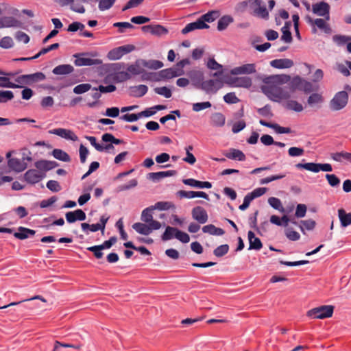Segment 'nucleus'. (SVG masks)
<instances>
[{
  "instance_id": "1",
  "label": "nucleus",
  "mask_w": 351,
  "mask_h": 351,
  "mask_svg": "<svg viewBox=\"0 0 351 351\" xmlns=\"http://www.w3.org/2000/svg\"><path fill=\"white\" fill-rule=\"evenodd\" d=\"M291 77L287 75H276L266 77L263 79L265 84L261 86L262 92L271 101L281 102L284 99L291 98L292 90L291 83L287 86L280 85L287 83Z\"/></svg>"
},
{
  "instance_id": "2",
  "label": "nucleus",
  "mask_w": 351,
  "mask_h": 351,
  "mask_svg": "<svg viewBox=\"0 0 351 351\" xmlns=\"http://www.w3.org/2000/svg\"><path fill=\"white\" fill-rule=\"evenodd\" d=\"M198 77V82H196L192 75L193 84L197 88L204 90L206 93H215L220 88L219 82L216 80H209L203 81L204 75L202 72H196L193 74Z\"/></svg>"
},
{
  "instance_id": "3",
  "label": "nucleus",
  "mask_w": 351,
  "mask_h": 351,
  "mask_svg": "<svg viewBox=\"0 0 351 351\" xmlns=\"http://www.w3.org/2000/svg\"><path fill=\"white\" fill-rule=\"evenodd\" d=\"M334 306L332 305H322L313 308L307 311L306 315L313 319H326L332 316Z\"/></svg>"
},
{
  "instance_id": "4",
  "label": "nucleus",
  "mask_w": 351,
  "mask_h": 351,
  "mask_svg": "<svg viewBox=\"0 0 351 351\" xmlns=\"http://www.w3.org/2000/svg\"><path fill=\"white\" fill-rule=\"evenodd\" d=\"M348 93L345 90L337 93L330 101V108L333 111L344 108L348 104Z\"/></svg>"
},
{
  "instance_id": "5",
  "label": "nucleus",
  "mask_w": 351,
  "mask_h": 351,
  "mask_svg": "<svg viewBox=\"0 0 351 351\" xmlns=\"http://www.w3.org/2000/svg\"><path fill=\"white\" fill-rule=\"evenodd\" d=\"M161 227L162 224L159 221H153L150 224L136 222L132 225V228L136 232L143 235H149L152 231L159 230Z\"/></svg>"
},
{
  "instance_id": "6",
  "label": "nucleus",
  "mask_w": 351,
  "mask_h": 351,
  "mask_svg": "<svg viewBox=\"0 0 351 351\" xmlns=\"http://www.w3.org/2000/svg\"><path fill=\"white\" fill-rule=\"evenodd\" d=\"M244 3L249 5L256 16L265 19H268V11L261 0H248Z\"/></svg>"
},
{
  "instance_id": "7",
  "label": "nucleus",
  "mask_w": 351,
  "mask_h": 351,
  "mask_svg": "<svg viewBox=\"0 0 351 351\" xmlns=\"http://www.w3.org/2000/svg\"><path fill=\"white\" fill-rule=\"evenodd\" d=\"M25 160L30 162L32 160V158L30 156H25V154L23 153L22 160L17 158H10L8 159V165L13 171L16 172H21L27 167V164Z\"/></svg>"
},
{
  "instance_id": "8",
  "label": "nucleus",
  "mask_w": 351,
  "mask_h": 351,
  "mask_svg": "<svg viewBox=\"0 0 351 351\" xmlns=\"http://www.w3.org/2000/svg\"><path fill=\"white\" fill-rule=\"evenodd\" d=\"M290 83L292 93H293L295 90H300L306 93H311L313 90V85L311 82L304 80L298 76L293 77Z\"/></svg>"
},
{
  "instance_id": "9",
  "label": "nucleus",
  "mask_w": 351,
  "mask_h": 351,
  "mask_svg": "<svg viewBox=\"0 0 351 351\" xmlns=\"http://www.w3.org/2000/svg\"><path fill=\"white\" fill-rule=\"evenodd\" d=\"M305 20L307 23L312 26L313 32L314 33L317 32L316 27L326 34H330L331 32V29L329 25L326 23L327 20H326L325 18L313 19L311 16H306L305 17Z\"/></svg>"
},
{
  "instance_id": "10",
  "label": "nucleus",
  "mask_w": 351,
  "mask_h": 351,
  "mask_svg": "<svg viewBox=\"0 0 351 351\" xmlns=\"http://www.w3.org/2000/svg\"><path fill=\"white\" fill-rule=\"evenodd\" d=\"M134 46L127 45L114 48L108 53V58L111 60L120 59L123 55L128 53L134 49Z\"/></svg>"
},
{
  "instance_id": "11",
  "label": "nucleus",
  "mask_w": 351,
  "mask_h": 351,
  "mask_svg": "<svg viewBox=\"0 0 351 351\" xmlns=\"http://www.w3.org/2000/svg\"><path fill=\"white\" fill-rule=\"evenodd\" d=\"M46 174L35 169H29L24 174V180L29 184H36L41 181Z\"/></svg>"
},
{
  "instance_id": "12",
  "label": "nucleus",
  "mask_w": 351,
  "mask_h": 351,
  "mask_svg": "<svg viewBox=\"0 0 351 351\" xmlns=\"http://www.w3.org/2000/svg\"><path fill=\"white\" fill-rule=\"evenodd\" d=\"M312 11L314 14L319 16H323L326 20L330 19V6L324 1L313 4Z\"/></svg>"
},
{
  "instance_id": "13",
  "label": "nucleus",
  "mask_w": 351,
  "mask_h": 351,
  "mask_svg": "<svg viewBox=\"0 0 351 351\" xmlns=\"http://www.w3.org/2000/svg\"><path fill=\"white\" fill-rule=\"evenodd\" d=\"M184 74V71L182 69H177L175 68H169L161 70L158 74L154 73V76L158 75L154 80L158 81L161 79H171Z\"/></svg>"
},
{
  "instance_id": "14",
  "label": "nucleus",
  "mask_w": 351,
  "mask_h": 351,
  "mask_svg": "<svg viewBox=\"0 0 351 351\" xmlns=\"http://www.w3.org/2000/svg\"><path fill=\"white\" fill-rule=\"evenodd\" d=\"M256 72V64L254 63L245 64L233 68L230 73L234 75L253 74Z\"/></svg>"
},
{
  "instance_id": "15",
  "label": "nucleus",
  "mask_w": 351,
  "mask_h": 351,
  "mask_svg": "<svg viewBox=\"0 0 351 351\" xmlns=\"http://www.w3.org/2000/svg\"><path fill=\"white\" fill-rule=\"evenodd\" d=\"M49 133L59 136L66 140H71L73 141H76L78 140V137L74 134V132L68 129L56 128L49 130Z\"/></svg>"
},
{
  "instance_id": "16",
  "label": "nucleus",
  "mask_w": 351,
  "mask_h": 351,
  "mask_svg": "<svg viewBox=\"0 0 351 351\" xmlns=\"http://www.w3.org/2000/svg\"><path fill=\"white\" fill-rule=\"evenodd\" d=\"M192 217L193 219L196 220L201 224H204L207 222L208 219L207 212L201 206H196L193 208Z\"/></svg>"
},
{
  "instance_id": "17",
  "label": "nucleus",
  "mask_w": 351,
  "mask_h": 351,
  "mask_svg": "<svg viewBox=\"0 0 351 351\" xmlns=\"http://www.w3.org/2000/svg\"><path fill=\"white\" fill-rule=\"evenodd\" d=\"M68 223H74L76 221H84L86 219V213L81 209L67 212L65 215Z\"/></svg>"
},
{
  "instance_id": "18",
  "label": "nucleus",
  "mask_w": 351,
  "mask_h": 351,
  "mask_svg": "<svg viewBox=\"0 0 351 351\" xmlns=\"http://www.w3.org/2000/svg\"><path fill=\"white\" fill-rule=\"evenodd\" d=\"M34 166L37 170L44 172L49 171L58 166V163L56 161H49L46 160H40L34 163Z\"/></svg>"
},
{
  "instance_id": "19",
  "label": "nucleus",
  "mask_w": 351,
  "mask_h": 351,
  "mask_svg": "<svg viewBox=\"0 0 351 351\" xmlns=\"http://www.w3.org/2000/svg\"><path fill=\"white\" fill-rule=\"evenodd\" d=\"M209 26L199 18L196 21L187 24L184 28L182 29V34H186L195 29H207Z\"/></svg>"
},
{
  "instance_id": "20",
  "label": "nucleus",
  "mask_w": 351,
  "mask_h": 351,
  "mask_svg": "<svg viewBox=\"0 0 351 351\" xmlns=\"http://www.w3.org/2000/svg\"><path fill=\"white\" fill-rule=\"evenodd\" d=\"M74 56L76 57L74 62L75 64L77 66L99 65L102 63V61L99 59H92L90 58L80 57L77 55H74Z\"/></svg>"
},
{
  "instance_id": "21",
  "label": "nucleus",
  "mask_w": 351,
  "mask_h": 351,
  "mask_svg": "<svg viewBox=\"0 0 351 351\" xmlns=\"http://www.w3.org/2000/svg\"><path fill=\"white\" fill-rule=\"evenodd\" d=\"M178 195L181 198L191 199L194 197H202L207 200L209 199L208 195L203 191H186L181 190L178 192Z\"/></svg>"
},
{
  "instance_id": "22",
  "label": "nucleus",
  "mask_w": 351,
  "mask_h": 351,
  "mask_svg": "<svg viewBox=\"0 0 351 351\" xmlns=\"http://www.w3.org/2000/svg\"><path fill=\"white\" fill-rule=\"evenodd\" d=\"M176 174V171H173V170H169V171H167L153 172V173H148L147 178L154 182H158L164 178L172 176Z\"/></svg>"
},
{
  "instance_id": "23",
  "label": "nucleus",
  "mask_w": 351,
  "mask_h": 351,
  "mask_svg": "<svg viewBox=\"0 0 351 351\" xmlns=\"http://www.w3.org/2000/svg\"><path fill=\"white\" fill-rule=\"evenodd\" d=\"M183 183L186 185L199 189H210L212 187V184L209 182L199 181L193 178L184 179L183 180Z\"/></svg>"
},
{
  "instance_id": "24",
  "label": "nucleus",
  "mask_w": 351,
  "mask_h": 351,
  "mask_svg": "<svg viewBox=\"0 0 351 351\" xmlns=\"http://www.w3.org/2000/svg\"><path fill=\"white\" fill-rule=\"evenodd\" d=\"M247 236L249 240V250H260L263 247L261 239L256 237L252 231H249Z\"/></svg>"
},
{
  "instance_id": "25",
  "label": "nucleus",
  "mask_w": 351,
  "mask_h": 351,
  "mask_svg": "<svg viewBox=\"0 0 351 351\" xmlns=\"http://www.w3.org/2000/svg\"><path fill=\"white\" fill-rule=\"evenodd\" d=\"M20 22L12 16H3L0 19V29L4 27H17Z\"/></svg>"
},
{
  "instance_id": "26",
  "label": "nucleus",
  "mask_w": 351,
  "mask_h": 351,
  "mask_svg": "<svg viewBox=\"0 0 351 351\" xmlns=\"http://www.w3.org/2000/svg\"><path fill=\"white\" fill-rule=\"evenodd\" d=\"M338 217L342 228L351 225V212L347 213L343 208H339L338 210Z\"/></svg>"
},
{
  "instance_id": "27",
  "label": "nucleus",
  "mask_w": 351,
  "mask_h": 351,
  "mask_svg": "<svg viewBox=\"0 0 351 351\" xmlns=\"http://www.w3.org/2000/svg\"><path fill=\"white\" fill-rule=\"evenodd\" d=\"M270 65L276 69H288L293 65V62L287 58L276 59L270 62Z\"/></svg>"
},
{
  "instance_id": "28",
  "label": "nucleus",
  "mask_w": 351,
  "mask_h": 351,
  "mask_svg": "<svg viewBox=\"0 0 351 351\" xmlns=\"http://www.w3.org/2000/svg\"><path fill=\"white\" fill-rule=\"evenodd\" d=\"M283 101H285L283 106L287 110L297 112H302L304 110L303 106L295 100L289 98Z\"/></svg>"
},
{
  "instance_id": "29",
  "label": "nucleus",
  "mask_w": 351,
  "mask_h": 351,
  "mask_svg": "<svg viewBox=\"0 0 351 351\" xmlns=\"http://www.w3.org/2000/svg\"><path fill=\"white\" fill-rule=\"evenodd\" d=\"M226 123V117L221 112H214L210 117V124L214 127H223Z\"/></svg>"
},
{
  "instance_id": "30",
  "label": "nucleus",
  "mask_w": 351,
  "mask_h": 351,
  "mask_svg": "<svg viewBox=\"0 0 351 351\" xmlns=\"http://www.w3.org/2000/svg\"><path fill=\"white\" fill-rule=\"evenodd\" d=\"M330 157L332 160L337 162H342L347 161L351 163V153L347 152H339L332 153Z\"/></svg>"
},
{
  "instance_id": "31",
  "label": "nucleus",
  "mask_w": 351,
  "mask_h": 351,
  "mask_svg": "<svg viewBox=\"0 0 351 351\" xmlns=\"http://www.w3.org/2000/svg\"><path fill=\"white\" fill-rule=\"evenodd\" d=\"M73 70V66L71 64H61L56 66L52 72L55 75H61L70 74Z\"/></svg>"
},
{
  "instance_id": "32",
  "label": "nucleus",
  "mask_w": 351,
  "mask_h": 351,
  "mask_svg": "<svg viewBox=\"0 0 351 351\" xmlns=\"http://www.w3.org/2000/svg\"><path fill=\"white\" fill-rule=\"evenodd\" d=\"M148 90L146 85L141 84L130 87V95L135 97H141L145 95Z\"/></svg>"
},
{
  "instance_id": "33",
  "label": "nucleus",
  "mask_w": 351,
  "mask_h": 351,
  "mask_svg": "<svg viewBox=\"0 0 351 351\" xmlns=\"http://www.w3.org/2000/svg\"><path fill=\"white\" fill-rule=\"evenodd\" d=\"M35 231L27 228L19 227V232H15L14 234V237L16 239L23 240L28 238L29 236H34L35 234Z\"/></svg>"
},
{
  "instance_id": "34",
  "label": "nucleus",
  "mask_w": 351,
  "mask_h": 351,
  "mask_svg": "<svg viewBox=\"0 0 351 351\" xmlns=\"http://www.w3.org/2000/svg\"><path fill=\"white\" fill-rule=\"evenodd\" d=\"M206 66L210 70L218 71L217 72L213 74V76L217 77L222 75V65L217 62L213 58H209V60L207 62Z\"/></svg>"
},
{
  "instance_id": "35",
  "label": "nucleus",
  "mask_w": 351,
  "mask_h": 351,
  "mask_svg": "<svg viewBox=\"0 0 351 351\" xmlns=\"http://www.w3.org/2000/svg\"><path fill=\"white\" fill-rule=\"evenodd\" d=\"M154 210L152 206H151L142 211L141 219L144 223L150 224L153 221H157L153 219L152 212Z\"/></svg>"
},
{
  "instance_id": "36",
  "label": "nucleus",
  "mask_w": 351,
  "mask_h": 351,
  "mask_svg": "<svg viewBox=\"0 0 351 351\" xmlns=\"http://www.w3.org/2000/svg\"><path fill=\"white\" fill-rule=\"evenodd\" d=\"M202 231L204 233H208L211 235H218L221 236L223 235L225 232L222 228H217L213 224H208L206 226H204L202 228Z\"/></svg>"
},
{
  "instance_id": "37",
  "label": "nucleus",
  "mask_w": 351,
  "mask_h": 351,
  "mask_svg": "<svg viewBox=\"0 0 351 351\" xmlns=\"http://www.w3.org/2000/svg\"><path fill=\"white\" fill-rule=\"evenodd\" d=\"M220 16V12L218 10H212L203 14L199 19L204 23H211L218 19Z\"/></svg>"
},
{
  "instance_id": "38",
  "label": "nucleus",
  "mask_w": 351,
  "mask_h": 351,
  "mask_svg": "<svg viewBox=\"0 0 351 351\" xmlns=\"http://www.w3.org/2000/svg\"><path fill=\"white\" fill-rule=\"evenodd\" d=\"M298 169H304L306 170L317 173L319 171L320 163L308 162V163H298L295 165Z\"/></svg>"
},
{
  "instance_id": "39",
  "label": "nucleus",
  "mask_w": 351,
  "mask_h": 351,
  "mask_svg": "<svg viewBox=\"0 0 351 351\" xmlns=\"http://www.w3.org/2000/svg\"><path fill=\"white\" fill-rule=\"evenodd\" d=\"M45 79V75L41 73L38 72L30 75H23L18 77L16 82H20L21 80H28L32 81H42Z\"/></svg>"
},
{
  "instance_id": "40",
  "label": "nucleus",
  "mask_w": 351,
  "mask_h": 351,
  "mask_svg": "<svg viewBox=\"0 0 351 351\" xmlns=\"http://www.w3.org/2000/svg\"><path fill=\"white\" fill-rule=\"evenodd\" d=\"M226 156L232 160H238L239 161H244L245 160V154L239 149H232L229 153L226 154Z\"/></svg>"
},
{
  "instance_id": "41",
  "label": "nucleus",
  "mask_w": 351,
  "mask_h": 351,
  "mask_svg": "<svg viewBox=\"0 0 351 351\" xmlns=\"http://www.w3.org/2000/svg\"><path fill=\"white\" fill-rule=\"evenodd\" d=\"M233 21L232 17L230 16H222L217 23V29L219 31L224 30L227 28L230 23Z\"/></svg>"
},
{
  "instance_id": "42",
  "label": "nucleus",
  "mask_w": 351,
  "mask_h": 351,
  "mask_svg": "<svg viewBox=\"0 0 351 351\" xmlns=\"http://www.w3.org/2000/svg\"><path fill=\"white\" fill-rule=\"evenodd\" d=\"M52 155L54 158L61 161L69 162L71 160L69 155L64 151L60 149H53Z\"/></svg>"
},
{
  "instance_id": "43",
  "label": "nucleus",
  "mask_w": 351,
  "mask_h": 351,
  "mask_svg": "<svg viewBox=\"0 0 351 351\" xmlns=\"http://www.w3.org/2000/svg\"><path fill=\"white\" fill-rule=\"evenodd\" d=\"M142 64L150 69H158L163 66V63L160 60H143Z\"/></svg>"
},
{
  "instance_id": "44",
  "label": "nucleus",
  "mask_w": 351,
  "mask_h": 351,
  "mask_svg": "<svg viewBox=\"0 0 351 351\" xmlns=\"http://www.w3.org/2000/svg\"><path fill=\"white\" fill-rule=\"evenodd\" d=\"M152 207L154 210L157 209L159 210H168L176 208L171 202H158Z\"/></svg>"
},
{
  "instance_id": "45",
  "label": "nucleus",
  "mask_w": 351,
  "mask_h": 351,
  "mask_svg": "<svg viewBox=\"0 0 351 351\" xmlns=\"http://www.w3.org/2000/svg\"><path fill=\"white\" fill-rule=\"evenodd\" d=\"M176 228L167 226L165 229V231L161 236V239L164 241L171 240L173 238H175V234H176Z\"/></svg>"
},
{
  "instance_id": "46",
  "label": "nucleus",
  "mask_w": 351,
  "mask_h": 351,
  "mask_svg": "<svg viewBox=\"0 0 351 351\" xmlns=\"http://www.w3.org/2000/svg\"><path fill=\"white\" fill-rule=\"evenodd\" d=\"M315 226V221L313 219L302 220L299 224V227L302 232H304V230H312Z\"/></svg>"
},
{
  "instance_id": "47",
  "label": "nucleus",
  "mask_w": 351,
  "mask_h": 351,
  "mask_svg": "<svg viewBox=\"0 0 351 351\" xmlns=\"http://www.w3.org/2000/svg\"><path fill=\"white\" fill-rule=\"evenodd\" d=\"M268 203L274 209L278 210L280 212L285 211V208L280 199L274 197H269L268 199Z\"/></svg>"
},
{
  "instance_id": "48",
  "label": "nucleus",
  "mask_w": 351,
  "mask_h": 351,
  "mask_svg": "<svg viewBox=\"0 0 351 351\" xmlns=\"http://www.w3.org/2000/svg\"><path fill=\"white\" fill-rule=\"evenodd\" d=\"M324 101V98L322 95L319 93H313L311 94L307 100L308 105L313 106L315 104H321Z\"/></svg>"
},
{
  "instance_id": "49",
  "label": "nucleus",
  "mask_w": 351,
  "mask_h": 351,
  "mask_svg": "<svg viewBox=\"0 0 351 351\" xmlns=\"http://www.w3.org/2000/svg\"><path fill=\"white\" fill-rule=\"evenodd\" d=\"M116 0H99L98 3V8L100 11H105L110 9Z\"/></svg>"
},
{
  "instance_id": "50",
  "label": "nucleus",
  "mask_w": 351,
  "mask_h": 351,
  "mask_svg": "<svg viewBox=\"0 0 351 351\" xmlns=\"http://www.w3.org/2000/svg\"><path fill=\"white\" fill-rule=\"evenodd\" d=\"M81 227H82V230L86 234H88V231H91V232H97L99 230H101V228L100 227V226L99 225V223H95V224H88L87 223H82L81 224Z\"/></svg>"
},
{
  "instance_id": "51",
  "label": "nucleus",
  "mask_w": 351,
  "mask_h": 351,
  "mask_svg": "<svg viewBox=\"0 0 351 351\" xmlns=\"http://www.w3.org/2000/svg\"><path fill=\"white\" fill-rule=\"evenodd\" d=\"M193 146L189 145L185 148L186 150V157L183 158V160L190 165H193L196 162V158L194 155L191 153V151L193 150Z\"/></svg>"
},
{
  "instance_id": "52",
  "label": "nucleus",
  "mask_w": 351,
  "mask_h": 351,
  "mask_svg": "<svg viewBox=\"0 0 351 351\" xmlns=\"http://www.w3.org/2000/svg\"><path fill=\"white\" fill-rule=\"evenodd\" d=\"M168 33V29L161 25H153L152 34L157 36L165 35Z\"/></svg>"
},
{
  "instance_id": "53",
  "label": "nucleus",
  "mask_w": 351,
  "mask_h": 351,
  "mask_svg": "<svg viewBox=\"0 0 351 351\" xmlns=\"http://www.w3.org/2000/svg\"><path fill=\"white\" fill-rule=\"evenodd\" d=\"M154 92L158 95L164 96L165 98H170L172 95L171 90L166 86L156 87L154 88Z\"/></svg>"
},
{
  "instance_id": "54",
  "label": "nucleus",
  "mask_w": 351,
  "mask_h": 351,
  "mask_svg": "<svg viewBox=\"0 0 351 351\" xmlns=\"http://www.w3.org/2000/svg\"><path fill=\"white\" fill-rule=\"evenodd\" d=\"M267 189L265 187L256 188L254 190H253L251 193H247V195L250 196L251 199L253 200L254 199L264 195L267 192Z\"/></svg>"
},
{
  "instance_id": "55",
  "label": "nucleus",
  "mask_w": 351,
  "mask_h": 351,
  "mask_svg": "<svg viewBox=\"0 0 351 351\" xmlns=\"http://www.w3.org/2000/svg\"><path fill=\"white\" fill-rule=\"evenodd\" d=\"M0 87L15 88L21 86L11 82L10 79L6 77H0Z\"/></svg>"
},
{
  "instance_id": "56",
  "label": "nucleus",
  "mask_w": 351,
  "mask_h": 351,
  "mask_svg": "<svg viewBox=\"0 0 351 351\" xmlns=\"http://www.w3.org/2000/svg\"><path fill=\"white\" fill-rule=\"evenodd\" d=\"M14 98V94L10 90H0V103H5Z\"/></svg>"
},
{
  "instance_id": "57",
  "label": "nucleus",
  "mask_w": 351,
  "mask_h": 351,
  "mask_svg": "<svg viewBox=\"0 0 351 351\" xmlns=\"http://www.w3.org/2000/svg\"><path fill=\"white\" fill-rule=\"evenodd\" d=\"M102 141L104 142H110L115 145H119L123 143V141L121 139L116 138L112 134L109 133H106L102 135Z\"/></svg>"
},
{
  "instance_id": "58",
  "label": "nucleus",
  "mask_w": 351,
  "mask_h": 351,
  "mask_svg": "<svg viewBox=\"0 0 351 351\" xmlns=\"http://www.w3.org/2000/svg\"><path fill=\"white\" fill-rule=\"evenodd\" d=\"M91 88L90 84H81L74 87L73 93L75 94H82L88 91Z\"/></svg>"
},
{
  "instance_id": "59",
  "label": "nucleus",
  "mask_w": 351,
  "mask_h": 351,
  "mask_svg": "<svg viewBox=\"0 0 351 351\" xmlns=\"http://www.w3.org/2000/svg\"><path fill=\"white\" fill-rule=\"evenodd\" d=\"M14 46V41L10 36H5L0 40V47L3 49H10Z\"/></svg>"
},
{
  "instance_id": "60",
  "label": "nucleus",
  "mask_w": 351,
  "mask_h": 351,
  "mask_svg": "<svg viewBox=\"0 0 351 351\" xmlns=\"http://www.w3.org/2000/svg\"><path fill=\"white\" fill-rule=\"evenodd\" d=\"M332 40L338 45H343L347 42L351 40V37L348 36H344V35H335L332 37Z\"/></svg>"
},
{
  "instance_id": "61",
  "label": "nucleus",
  "mask_w": 351,
  "mask_h": 351,
  "mask_svg": "<svg viewBox=\"0 0 351 351\" xmlns=\"http://www.w3.org/2000/svg\"><path fill=\"white\" fill-rule=\"evenodd\" d=\"M229 250V246L227 244L221 245L215 249L213 254L217 257H221L226 254Z\"/></svg>"
},
{
  "instance_id": "62",
  "label": "nucleus",
  "mask_w": 351,
  "mask_h": 351,
  "mask_svg": "<svg viewBox=\"0 0 351 351\" xmlns=\"http://www.w3.org/2000/svg\"><path fill=\"white\" fill-rule=\"evenodd\" d=\"M175 238L183 243H187L190 241L189 235L187 233L182 232L178 228L176 234H175Z\"/></svg>"
},
{
  "instance_id": "63",
  "label": "nucleus",
  "mask_w": 351,
  "mask_h": 351,
  "mask_svg": "<svg viewBox=\"0 0 351 351\" xmlns=\"http://www.w3.org/2000/svg\"><path fill=\"white\" fill-rule=\"evenodd\" d=\"M328 184L332 186L335 187L339 185L340 179L335 174H326L325 176Z\"/></svg>"
},
{
  "instance_id": "64",
  "label": "nucleus",
  "mask_w": 351,
  "mask_h": 351,
  "mask_svg": "<svg viewBox=\"0 0 351 351\" xmlns=\"http://www.w3.org/2000/svg\"><path fill=\"white\" fill-rule=\"evenodd\" d=\"M127 71L132 75H139L143 72V69L137 63L129 65Z\"/></svg>"
}]
</instances>
